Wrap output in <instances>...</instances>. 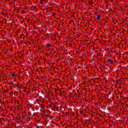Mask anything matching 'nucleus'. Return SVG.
Segmentation results:
<instances>
[{
  "instance_id": "nucleus-1",
  "label": "nucleus",
  "mask_w": 128,
  "mask_h": 128,
  "mask_svg": "<svg viewBox=\"0 0 128 128\" xmlns=\"http://www.w3.org/2000/svg\"><path fill=\"white\" fill-rule=\"evenodd\" d=\"M108 62H110L111 64H114V61L112 60H110V58L108 60Z\"/></svg>"
},
{
  "instance_id": "nucleus-2",
  "label": "nucleus",
  "mask_w": 128,
  "mask_h": 128,
  "mask_svg": "<svg viewBox=\"0 0 128 128\" xmlns=\"http://www.w3.org/2000/svg\"><path fill=\"white\" fill-rule=\"evenodd\" d=\"M98 20H100V15H98L97 18Z\"/></svg>"
},
{
  "instance_id": "nucleus-3",
  "label": "nucleus",
  "mask_w": 128,
  "mask_h": 128,
  "mask_svg": "<svg viewBox=\"0 0 128 128\" xmlns=\"http://www.w3.org/2000/svg\"><path fill=\"white\" fill-rule=\"evenodd\" d=\"M50 44H47V48H50Z\"/></svg>"
},
{
  "instance_id": "nucleus-4",
  "label": "nucleus",
  "mask_w": 128,
  "mask_h": 128,
  "mask_svg": "<svg viewBox=\"0 0 128 128\" xmlns=\"http://www.w3.org/2000/svg\"><path fill=\"white\" fill-rule=\"evenodd\" d=\"M116 82H120V80H117Z\"/></svg>"
},
{
  "instance_id": "nucleus-5",
  "label": "nucleus",
  "mask_w": 128,
  "mask_h": 128,
  "mask_svg": "<svg viewBox=\"0 0 128 128\" xmlns=\"http://www.w3.org/2000/svg\"><path fill=\"white\" fill-rule=\"evenodd\" d=\"M11 76H12V77L14 76V74H11Z\"/></svg>"
}]
</instances>
